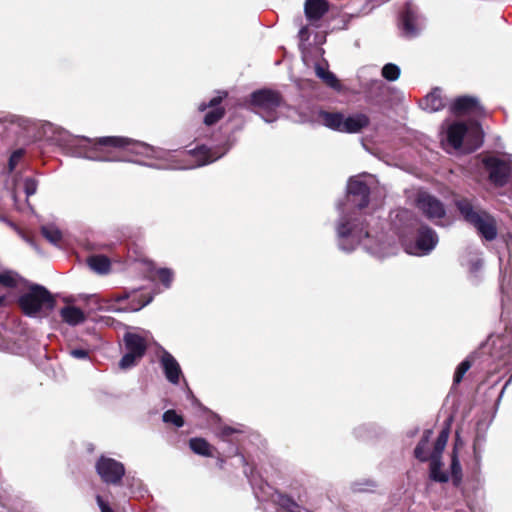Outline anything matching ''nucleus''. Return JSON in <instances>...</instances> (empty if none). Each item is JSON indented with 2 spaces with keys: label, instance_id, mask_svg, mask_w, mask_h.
I'll list each match as a JSON object with an SVG mask.
<instances>
[{
  "label": "nucleus",
  "instance_id": "1",
  "mask_svg": "<svg viewBox=\"0 0 512 512\" xmlns=\"http://www.w3.org/2000/svg\"><path fill=\"white\" fill-rule=\"evenodd\" d=\"M86 158L95 161H134L133 156L148 155L150 146L123 136H104L89 141Z\"/></svg>",
  "mask_w": 512,
  "mask_h": 512
},
{
  "label": "nucleus",
  "instance_id": "2",
  "mask_svg": "<svg viewBox=\"0 0 512 512\" xmlns=\"http://www.w3.org/2000/svg\"><path fill=\"white\" fill-rule=\"evenodd\" d=\"M22 313L28 317L47 316L56 306V299L44 286L31 284L17 300Z\"/></svg>",
  "mask_w": 512,
  "mask_h": 512
},
{
  "label": "nucleus",
  "instance_id": "3",
  "mask_svg": "<svg viewBox=\"0 0 512 512\" xmlns=\"http://www.w3.org/2000/svg\"><path fill=\"white\" fill-rule=\"evenodd\" d=\"M455 206L463 219L475 227L477 232L486 241H493L497 237V222L488 212L475 209L471 200L460 198L455 201Z\"/></svg>",
  "mask_w": 512,
  "mask_h": 512
},
{
  "label": "nucleus",
  "instance_id": "4",
  "mask_svg": "<svg viewBox=\"0 0 512 512\" xmlns=\"http://www.w3.org/2000/svg\"><path fill=\"white\" fill-rule=\"evenodd\" d=\"M249 107L260 114L266 121L276 117V111L284 103L282 94L270 88L258 89L250 94Z\"/></svg>",
  "mask_w": 512,
  "mask_h": 512
},
{
  "label": "nucleus",
  "instance_id": "5",
  "mask_svg": "<svg viewBox=\"0 0 512 512\" xmlns=\"http://www.w3.org/2000/svg\"><path fill=\"white\" fill-rule=\"evenodd\" d=\"M229 149L230 145L225 144L222 147H216L214 149L206 145H199L193 149L185 150L182 153L183 161L187 163L185 168L193 169L208 165L224 156Z\"/></svg>",
  "mask_w": 512,
  "mask_h": 512
},
{
  "label": "nucleus",
  "instance_id": "6",
  "mask_svg": "<svg viewBox=\"0 0 512 512\" xmlns=\"http://www.w3.org/2000/svg\"><path fill=\"white\" fill-rule=\"evenodd\" d=\"M124 344L127 352L122 356L119 367L129 369L137 365L147 351V341L137 333L127 332L124 335Z\"/></svg>",
  "mask_w": 512,
  "mask_h": 512
},
{
  "label": "nucleus",
  "instance_id": "7",
  "mask_svg": "<svg viewBox=\"0 0 512 512\" xmlns=\"http://www.w3.org/2000/svg\"><path fill=\"white\" fill-rule=\"evenodd\" d=\"M95 469L102 482L108 485H119L125 475L123 463L104 455L96 461Z\"/></svg>",
  "mask_w": 512,
  "mask_h": 512
},
{
  "label": "nucleus",
  "instance_id": "8",
  "mask_svg": "<svg viewBox=\"0 0 512 512\" xmlns=\"http://www.w3.org/2000/svg\"><path fill=\"white\" fill-rule=\"evenodd\" d=\"M483 164L489 172V180L495 186L502 187L508 182L511 166L507 161L491 156L485 158Z\"/></svg>",
  "mask_w": 512,
  "mask_h": 512
},
{
  "label": "nucleus",
  "instance_id": "9",
  "mask_svg": "<svg viewBox=\"0 0 512 512\" xmlns=\"http://www.w3.org/2000/svg\"><path fill=\"white\" fill-rule=\"evenodd\" d=\"M416 206L429 220L442 219L446 215L443 203L427 192L418 194Z\"/></svg>",
  "mask_w": 512,
  "mask_h": 512
},
{
  "label": "nucleus",
  "instance_id": "10",
  "mask_svg": "<svg viewBox=\"0 0 512 512\" xmlns=\"http://www.w3.org/2000/svg\"><path fill=\"white\" fill-rule=\"evenodd\" d=\"M450 112L455 116H463L475 114L477 116H485V109L480 105L478 99L473 96H459L453 100L449 106Z\"/></svg>",
  "mask_w": 512,
  "mask_h": 512
},
{
  "label": "nucleus",
  "instance_id": "11",
  "mask_svg": "<svg viewBox=\"0 0 512 512\" xmlns=\"http://www.w3.org/2000/svg\"><path fill=\"white\" fill-rule=\"evenodd\" d=\"M418 20V8L411 2L405 3L400 13L399 27L406 37H415L418 34Z\"/></svg>",
  "mask_w": 512,
  "mask_h": 512
},
{
  "label": "nucleus",
  "instance_id": "12",
  "mask_svg": "<svg viewBox=\"0 0 512 512\" xmlns=\"http://www.w3.org/2000/svg\"><path fill=\"white\" fill-rule=\"evenodd\" d=\"M351 202L359 209H364L370 202V188L366 182L351 179L348 183Z\"/></svg>",
  "mask_w": 512,
  "mask_h": 512
},
{
  "label": "nucleus",
  "instance_id": "13",
  "mask_svg": "<svg viewBox=\"0 0 512 512\" xmlns=\"http://www.w3.org/2000/svg\"><path fill=\"white\" fill-rule=\"evenodd\" d=\"M438 243L436 232L427 225H421L417 230L416 248L421 254H428Z\"/></svg>",
  "mask_w": 512,
  "mask_h": 512
},
{
  "label": "nucleus",
  "instance_id": "14",
  "mask_svg": "<svg viewBox=\"0 0 512 512\" xmlns=\"http://www.w3.org/2000/svg\"><path fill=\"white\" fill-rule=\"evenodd\" d=\"M160 364L166 379L172 384H178L182 374L181 367L171 353L163 350L160 356Z\"/></svg>",
  "mask_w": 512,
  "mask_h": 512
},
{
  "label": "nucleus",
  "instance_id": "15",
  "mask_svg": "<svg viewBox=\"0 0 512 512\" xmlns=\"http://www.w3.org/2000/svg\"><path fill=\"white\" fill-rule=\"evenodd\" d=\"M337 234L342 239L351 238L353 242L359 243L364 238L369 237V232L357 225H352L349 221L341 222L337 227Z\"/></svg>",
  "mask_w": 512,
  "mask_h": 512
},
{
  "label": "nucleus",
  "instance_id": "16",
  "mask_svg": "<svg viewBox=\"0 0 512 512\" xmlns=\"http://www.w3.org/2000/svg\"><path fill=\"white\" fill-rule=\"evenodd\" d=\"M329 10L327 0H306L304 13L310 22L319 21Z\"/></svg>",
  "mask_w": 512,
  "mask_h": 512
},
{
  "label": "nucleus",
  "instance_id": "17",
  "mask_svg": "<svg viewBox=\"0 0 512 512\" xmlns=\"http://www.w3.org/2000/svg\"><path fill=\"white\" fill-rule=\"evenodd\" d=\"M447 105L445 97L440 88H434L420 102V106L428 112H437Z\"/></svg>",
  "mask_w": 512,
  "mask_h": 512
},
{
  "label": "nucleus",
  "instance_id": "18",
  "mask_svg": "<svg viewBox=\"0 0 512 512\" xmlns=\"http://www.w3.org/2000/svg\"><path fill=\"white\" fill-rule=\"evenodd\" d=\"M370 124V119L366 114L357 113L347 118L344 117L342 133H359Z\"/></svg>",
  "mask_w": 512,
  "mask_h": 512
},
{
  "label": "nucleus",
  "instance_id": "19",
  "mask_svg": "<svg viewBox=\"0 0 512 512\" xmlns=\"http://www.w3.org/2000/svg\"><path fill=\"white\" fill-rule=\"evenodd\" d=\"M468 132V127L464 122H454L447 129V141L455 149H460L463 139Z\"/></svg>",
  "mask_w": 512,
  "mask_h": 512
},
{
  "label": "nucleus",
  "instance_id": "20",
  "mask_svg": "<svg viewBox=\"0 0 512 512\" xmlns=\"http://www.w3.org/2000/svg\"><path fill=\"white\" fill-rule=\"evenodd\" d=\"M318 119L327 128L342 132L344 114L341 112H329L326 110H320L318 112Z\"/></svg>",
  "mask_w": 512,
  "mask_h": 512
},
{
  "label": "nucleus",
  "instance_id": "21",
  "mask_svg": "<svg viewBox=\"0 0 512 512\" xmlns=\"http://www.w3.org/2000/svg\"><path fill=\"white\" fill-rule=\"evenodd\" d=\"M188 445L194 454L203 457H214L215 452H217V448H215L205 438L202 437L190 438Z\"/></svg>",
  "mask_w": 512,
  "mask_h": 512
},
{
  "label": "nucleus",
  "instance_id": "22",
  "mask_svg": "<svg viewBox=\"0 0 512 512\" xmlns=\"http://www.w3.org/2000/svg\"><path fill=\"white\" fill-rule=\"evenodd\" d=\"M62 320L72 326L83 323L86 320L84 312L75 306H65L60 310Z\"/></svg>",
  "mask_w": 512,
  "mask_h": 512
},
{
  "label": "nucleus",
  "instance_id": "23",
  "mask_svg": "<svg viewBox=\"0 0 512 512\" xmlns=\"http://www.w3.org/2000/svg\"><path fill=\"white\" fill-rule=\"evenodd\" d=\"M151 301H152V296H150V295L134 294L133 298L130 301H128L126 305L118 307V308H114V304H112L110 306V308H113L114 310H117V311L136 312V311L141 310L146 305H148Z\"/></svg>",
  "mask_w": 512,
  "mask_h": 512
},
{
  "label": "nucleus",
  "instance_id": "24",
  "mask_svg": "<svg viewBox=\"0 0 512 512\" xmlns=\"http://www.w3.org/2000/svg\"><path fill=\"white\" fill-rule=\"evenodd\" d=\"M450 429H451V419H449L445 422L442 430L440 431V433L434 443L433 452L430 455V457L441 458L442 452L444 451V449L447 445V442H448Z\"/></svg>",
  "mask_w": 512,
  "mask_h": 512
},
{
  "label": "nucleus",
  "instance_id": "25",
  "mask_svg": "<svg viewBox=\"0 0 512 512\" xmlns=\"http://www.w3.org/2000/svg\"><path fill=\"white\" fill-rule=\"evenodd\" d=\"M433 431L431 429H427L424 431L420 441L416 445L414 449V456L421 462H426L430 457L428 456V445L431 439Z\"/></svg>",
  "mask_w": 512,
  "mask_h": 512
},
{
  "label": "nucleus",
  "instance_id": "26",
  "mask_svg": "<svg viewBox=\"0 0 512 512\" xmlns=\"http://www.w3.org/2000/svg\"><path fill=\"white\" fill-rule=\"evenodd\" d=\"M88 266L99 274H106L110 271L111 262L105 255H92L87 259Z\"/></svg>",
  "mask_w": 512,
  "mask_h": 512
},
{
  "label": "nucleus",
  "instance_id": "27",
  "mask_svg": "<svg viewBox=\"0 0 512 512\" xmlns=\"http://www.w3.org/2000/svg\"><path fill=\"white\" fill-rule=\"evenodd\" d=\"M441 458L430 457V478L439 483H446L449 480L447 472L442 471Z\"/></svg>",
  "mask_w": 512,
  "mask_h": 512
},
{
  "label": "nucleus",
  "instance_id": "28",
  "mask_svg": "<svg viewBox=\"0 0 512 512\" xmlns=\"http://www.w3.org/2000/svg\"><path fill=\"white\" fill-rule=\"evenodd\" d=\"M41 235L51 244L58 246L62 239L63 234L61 230L53 224L43 225L40 228Z\"/></svg>",
  "mask_w": 512,
  "mask_h": 512
},
{
  "label": "nucleus",
  "instance_id": "29",
  "mask_svg": "<svg viewBox=\"0 0 512 512\" xmlns=\"http://www.w3.org/2000/svg\"><path fill=\"white\" fill-rule=\"evenodd\" d=\"M451 477H452V483L454 486H459L462 482V467L458 458V453L456 451V448L453 449L452 455H451Z\"/></svg>",
  "mask_w": 512,
  "mask_h": 512
},
{
  "label": "nucleus",
  "instance_id": "30",
  "mask_svg": "<svg viewBox=\"0 0 512 512\" xmlns=\"http://www.w3.org/2000/svg\"><path fill=\"white\" fill-rule=\"evenodd\" d=\"M316 75L323 80V82L333 88V89H339L340 88V82L335 76L334 73L330 72L327 69H324L320 65L316 66Z\"/></svg>",
  "mask_w": 512,
  "mask_h": 512
},
{
  "label": "nucleus",
  "instance_id": "31",
  "mask_svg": "<svg viewBox=\"0 0 512 512\" xmlns=\"http://www.w3.org/2000/svg\"><path fill=\"white\" fill-rule=\"evenodd\" d=\"M154 278H157L168 289L174 280V272L170 268H158L154 272Z\"/></svg>",
  "mask_w": 512,
  "mask_h": 512
},
{
  "label": "nucleus",
  "instance_id": "32",
  "mask_svg": "<svg viewBox=\"0 0 512 512\" xmlns=\"http://www.w3.org/2000/svg\"><path fill=\"white\" fill-rule=\"evenodd\" d=\"M162 420L164 423L172 424L177 428H181L185 424L183 416L178 414L174 409L165 411L162 415Z\"/></svg>",
  "mask_w": 512,
  "mask_h": 512
},
{
  "label": "nucleus",
  "instance_id": "33",
  "mask_svg": "<svg viewBox=\"0 0 512 512\" xmlns=\"http://www.w3.org/2000/svg\"><path fill=\"white\" fill-rule=\"evenodd\" d=\"M471 366L472 361L469 358H466L457 366L453 377V386H457L462 382L464 375L471 368Z\"/></svg>",
  "mask_w": 512,
  "mask_h": 512
},
{
  "label": "nucleus",
  "instance_id": "34",
  "mask_svg": "<svg viewBox=\"0 0 512 512\" xmlns=\"http://www.w3.org/2000/svg\"><path fill=\"white\" fill-rule=\"evenodd\" d=\"M225 113V108L211 109L205 114L203 122L207 126H212L216 124L219 120H221L224 117Z\"/></svg>",
  "mask_w": 512,
  "mask_h": 512
},
{
  "label": "nucleus",
  "instance_id": "35",
  "mask_svg": "<svg viewBox=\"0 0 512 512\" xmlns=\"http://www.w3.org/2000/svg\"><path fill=\"white\" fill-rule=\"evenodd\" d=\"M228 96V93L226 91L219 92V95L211 98L207 103H201L199 105L200 111H205L206 109H216V108H222L220 104L222 103L223 99Z\"/></svg>",
  "mask_w": 512,
  "mask_h": 512
},
{
  "label": "nucleus",
  "instance_id": "36",
  "mask_svg": "<svg viewBox=\"0 0 512 512\" xmlns=\"http://www.w3.org/2000/svg\"><path fill=\"white\" fill-rule=\"evenodd\" d=\"M382 76L388 81H396L400 76V68L393 63H387L382 68Z\"/></svg>",
  "mask_w": 512,
  "mask_h": 512
},
{
  "label": "nucleus",
  "instance_id": "37",
  "mask_svg": "<svg viewBox=\"0 0 512 512\" xmlns=\"http://www.w3.org/2000/svg\"><path fill=\"white\" fill-rule=\"evenodd\" d=\"M24 156V150L23 149H17L15 150L9 157L8 160V170L9 172H13L15 168L17 167L18 163Z\"/></svg>",
  "mask_w": 512,
  "mask_h": 512
},
{
  "label": "nucleus",
  "instance_id": "38",
  "mask_svg": "<svg viewBox=\"0 0 512 512\" xmlns=\"http://www.w3.org/2000/svg\"><path fill=\"white\" fill-rule=\"evenodd\" d=\"M0 284L6 288H15L17 286V280L12 275L11 271H5L0 274Z\"/></svg>",
  "mask_w": 512,
  "mask_h": 512
},
{
  "label": "nucleus",
  "instance_id": "39",
  "mask_svg": "<svg viewBox=\"0 0 512 512\" xmlns=\"http://www.w3.org/2000/svg\"><path fill=\"white\" fill-rule=\"evenodd\" d=\"M471 134L474 138V149L479 148L483 143V131L481 125L478 122L472 126Z\"/></svg>",
  "mask_w": 512,
  "mask_h": 512
},
{
  "label": "nucleus",
  "instance_id": "40",
  "mask_svg": "<svg viewBox=\"0 0 512 512\" xmlns=\"http://www.w3.org/2000/svg\"><path fill=\"white\" fill-rule=\"evenodd\" d=\"M38 187V181L33 177H27L24 180V191L27 197L32 196L36 193Z\"/></svg>",
  "mask_w": 512,
  "mask_h": 512
},
{
  "label": "nucleus",
  "instance_id": "41",
  "mask_svg": "<svg viewBox=\"0 0 512 512\" xmlns=\"http://www.w3.org/2000/svg\"><path fill=\"white\" fill-rule=\"evenodd\" d=\"M240 433L239 430L233 428V427H230V426H224L220 429L219 431V437L223 440V441H229V442H233L234 439L232 438L234 434H238Z\"/></svg>",
  "mask_w": 512,
  "mask_h": 512
},
{
  "label": "nucleus",
  "instance_id": "42",
  "mask_svg": "<svg viewBox=\"0 0 512 512\" xmlns=\"http://www.w3.org/2000/svg\"><path fill=\"white\" fill-rule=\"evenodd\" d=\"M71 356L77 359H87L89 357V351L83 348H75L70 351Z\"/></svg>",
  "mask_w": 512,
  "mask_h": 512
},
{
  "label": "nucleus",
  "instance_id": "43",
  "mask_svg": "<svg viewBox=\"0 0 512 512\" xmlns=\"http://www.w3.org/2000/svg\"><path fill=\"white\" fill-rule=\"evenodd\" d=\"M96 502L101 512H114L109 504L100 495L96 496Z\"/></svg>",
  "mask_w": 512,
  "mask_h": 512
},
{
  "label": "nucleus",
  "instance_id": "44",
  "mask_svg": "<svg viewBox=\"0 0 512 512\" xmlns=\"http://www.w3.org/2000/svg\"><path fill=\"white\" fill-rule=\"evenodd\" d=\"M217 461H216V466L219 468V469H224V465H225V460L224 458L222 457V455L220 454V452L217 450V452H215V456H214Z\"/></svg>",
  "mask_w": 512,
  "mask_h": 512
},
{
  "label": "nucleus",
  "instance_id": "45",
  "mask_svg": "<svg viewBox=\"0 0 512 512\" xmlns=\"http://www.w3.org/2000/svg\"><path fill=\"white\" fill-rule=\"evenodd\" d=\"M129 298H130V295L128 293L119 294V295L115 296L114 302L115 303H121L123 301L128 300Z\"/></svg>",
  "mask_w": 512,
  "mask_h": 512
},
{
  "label": "nucleus",
  "instance_id": "46",
  "mask_svg": "<svg viewBox=\"0 0 512 512\" xmlns=\"http://www.w3.org/2000/svg\"><path fill=\"white\" fill-rule=\"evenodd\" d=\"M289 501L291 502L292 508H291V509H289V511H288V512H300V511L298 510V506H297V504H296L294 501H292V500H289Z\"/></svg>",
  "mask_w": 512,
  "mask_h": 512
},
{
  "label": "nucleus",
  "instance_id": "47",
  "mask_svg": "<svg viewBox=\"0 0 512 512\" xmlns=\"http://www.w3.org/2000/svg\"><path fill=\"white\" fill-rule=\"evenodd\" d=\"M5 303H6V297L5 296H0V307L4 306Z\"/></svg>",
  "mask_w": 512,
  "mask_h": 512
},
{
  "label": "nucleus",
  "instance_id": "48",
  "mask_svg": "<svg viewBox=\"0 0 512 512\" xmlns=\"http://www.w3.org/2000/svg\"><path fill=\"white\" fill-rule=\"evenodd\" d=\"M366 485L369 486V487H375L376 486V483L373 481V480H368L366 482Z\"/></svg>",
  "mask_w": 512,
  "mask_h": 512
},
{
  "label": "nucleus",
  "instance_id": "49",
  "mask_svg": "<svg viewBox=\"0 0 512 512\" xmlns=\"http://www.w3.org/2000/svg\"><path fill=\"white\" fill-rule=\"evenodd\" d=\"M306 30H307L306 28H302L300 31V34H305Z\"/></svg>",
  "mask_w": 512,
  "mask_h": 512
},
{
  "label": "nucleus",
  "instance_id": "50",
  "mask_svg": "<svg viewBox=\"0 0 512 512\" xmlns=\"http://www.w3.org/2000/svg\"><path fill=\"white\" fill-rule=\"evenodd\" d=\"M29 242H30V244H32V245L36 248V246H35V244H34V242H33V241H30V240H29Z\"/></svg>",
  "mask_w": 512,
  "mask_h": 512
}]
</instances>
